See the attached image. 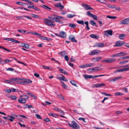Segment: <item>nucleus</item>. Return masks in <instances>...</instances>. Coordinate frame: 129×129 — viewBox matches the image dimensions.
I'll use <instances>...</instances> for the list:
<instances>
[{
    "label": "nucleus",
    "instance_id": "1",
    "mask_svg": "<svg viewBox=\"0 0 129 129\" xmlns=\"http://www.w3.org/2000/svg\"><path fill=\"white\" fill-rule=\"evenodd\" d=\"M21 80V81H16V83H17L18 84H28L32 82V81L31 80L27 79H25L22 80V79Z\"/></svg>",
    "mask_w": 129,
    "mask_h": 129
},
{
    "label": "nucleus",
    "instance_id": "2",
    "mask_svg": "<svg viewBox=\"0 0 129 129\" xmlns=\"http://www.w3.org/2000/svg\"><path fill=\"white\" fill-rule=\"evenodd\" d=\"M69 126L72 127L73 129H80V127L79 125L75 121H71V123L68 122Z\"/></svg>",
    "mask_w": 129,
    "mask_h": 129
},
{
    "label": "nucleus",
    "instance_id": "3",
    "mask_svg": "<svg viewBox=\"0 0 129 129\" xmlns=\"http://www.w3.org/2000/svg\"><path fill=\"white\" fill-rule=\"evenodd\" d=\"M115 59L112 58H107L104 59L102 60L101 62L102 63H111L116 60Z\"/></svg>",
    "mask_w": 129,
    "mask_h": 129
},
{
    "label": "nucleus",
    "instance_id": "4",
    "mask_svg": "<svg viewBox=\"0 0 129 129\" xmlns=\"http://www.w3.org/2000/svg\"><path fill=\"white\" fill-rule=\"evenodd\" d=\"M44 20H45V21H44V23L46 24L47 25L49 26H53L55 25V24L52 23V22L50 20H49L47 19H45Z\"/></svg>",
    "mask_w": 129,
    "mask_h": 129
},
{
    "label": "nucleus",
    "instance_id": "5",
    "mask_svg": "<svg viewBox=\"0 0 129 129\" xmlns=\"http://www.w3.org/2000/svg\"><path fill=\"white\" fill-rule=\"evenodd\" d=\"M20 80H22V78H11L10 79V83L15 84L16 83V81Z\"/></svg>",
    "mask_w": 129,
    "mask_h": 129
},
{
    "label": "nucleus",
    "instance_id": "6",
    "mask_svg": "<svg viewBox=\"0 0 129 129\" xmlns=\"http://www.w3.org/2000/svg\"><path fill=\"white\" fill-rule=\"evenodd\" d=\"M87 70L89 72H94L95 71H98L100 70H99V67H96L91 68L88 69Z\"/></svg>",
    "mask_w": 129,
    "mask_h": 129
},
{
    "label": "nucleus",
    "instance_id": "7",
    "mask_svg": "<svg viewBox=\"0 0 129 129\" xmlns=\"http://www.w3.org/2000/svg\"><path fill=\"white\" fill-rule=\"evenodd\" d=\"M104 36H111L112 35V31L111 30H108L104 31Z\"/></svg>",
    "mask_w": 129,
    "mask_h": 129
},
{
    "label": "nucleus",
    "instance_id": "8",
    "mask_svg": "<svg viewBox=\"0 0 129 129\" xmlns=\"http://www.w3.org/2000/svg\"><path fill=\"white\" fill-rule=\"evenodd\" d=\"M4 40H6L8 41H11L12 42H14L15 43H19L20 42L17 40H16L13 39L11 38H4L3 39Z\"/></svg>",
    "mask_w": 129,
    "mask_h": 129
},
{
    "label": "nucleus",
    "instance_id": "9",
    "mask_svg": "<svg viewBox=\"0 0 129 129\" xmlns=\"http://www.w3.org/2000/svg\"><path fill=\"white\" fill-rule=\"evenodd\" d=\"M104 44L103 43L99 42L96 43L93 47H104Z\"/></svg>",
    "mask_w": 129,
    "mask_h": 129
},
{
    "label": "nucleus",
    "instance_id": "10",
    "mask_svg": "<svg viewBox=\"0 0 129 129\" xmlns=\"http://www.w3.org/2000/svg\"><path fill=\"white\" fill-rule=\"evenodd\" d=\"M102 58V57L101 56H98L95 58H93L91 59V61L93 62H95L99 61Z\"/></svg>",
    "mask_w": 129,
    "mask_h": 129
},
{
    "label": "nucleus",
    "instance_id": "11",
    "mask_svg": "<svg viewBox=\"0 0 129 129\" xmlns=\"http://www.w3.org/2000/svg\"><path fill=\"white\" fill-rule=\"evenodd\" d=\"M129 23V20L128 19H125L122 20L120 22L121 24H126Z\"/></svg>",
    "mask_w": 129,
    "mask_h": 129
},
{
    "label": "nucleus",
    "instance_id": "12",
    "mask_svg": "<svg viewBox=\"0 0 129 129\" xmlns=\"http://www.w3.org/2000/svg\"><path fill=\"white\" fill-rule=\"evenodd\" d=\"M124 43V42H123L118 41L116 43L115 45L114 46L116 47L120 46L123 45Z\"/></svg>",
    "mask_w": 129,
    "mask_h": 129
},
{
    "label": "nucleus",
    "instance_id": "13",
    "mask_svg": "<svg viewBox=\"0 0 129 129\" xmlns=\"http://www.w3.org/2000/svg\"><path fill=\"white\" fill-rule=\"evenodd\" d=\"M69 39L72 42L77 43V41L75 39V37L74 36L71 35L69 36Z\"/></svg>",
    "mask_w": 129,
    "mask_h": 129
},
{
    "label": "nucleus",
    "instance_id": "14",
    "mask_svg": "<svg viewBox=\"0 0 129 129\" xmlns=\"http://www.w3.org/2000/svg\"><path fill=\"white\" fill-rule=\"evenodd\" d=\"M60 37L62 38H65L66 36V33L64 31H61L60 32Z\"/></svg>",
    "mask_w": 129,
    "mask_h": 129
},
{
    "label": "nucleus",
    "instance_id": "15",
    "mask_svg": "<svg viewBox=\"0 0 129 129\" xmlns=\"http://www.w3.org/2000/svg\"><path fill=\"white\" fill-rule=\"evenodd\" d=\"M100 51L99 50H95L91 51V53H89V54L91 55H92L95 54L96 53L100 52Z\"/></svg>",
    "mask_w": 129,
    "mask_h": 129
},
{
    "label": "nucleus",
    "instance_id": "16",
    "mask_svg": "<svg viewBox=\"0 0 129 129\" xmlns=\"http://www.w3.org/2000/svg\"><path fill=\"white\" fill-rule=\"evenodd\" d=\"M106 85L103 83L96 84L94 85V86L96 88L100 87L105 85Z\"/></svg>",
    "mask_w": 129,
    "mask_h": 129
},
{
    "label": "nucleus",
    "instance_id": "17",
    "mask_svg": "<svg viewBox=\"0 0 129 129\" xmlns=\"http://www.w3.org/2000/svg\"><path fill=\"white\" fill-rule=\"evenodd\" d=\"M55 6L56 7H59L60 10L62 9L63 8V6L62 5L61 3H58L55 5Z\"/></svg>",
    "mask_w": 129,
    "mask_h": 129
},
{
    "label": "nucleus",
    "instance_id": "18",
    "mask_svg": "<svg viewBox=\"0 0 129 129\" xmlns=\"http://www.w3.org/2000/svg\"><path fill=\"white\" fill-rule=\"evenodd\" d=\"M18 101L19 102L21 103H25L26 102V100L23 98L19 99Z\"/></svg>",
    "mask_w": 129,
    "mask_h": 129
},
{
    "label": "nucleus",
    "instance_id": "19",
    "mask_svg": "<svg viewBox=\"0 0 129 129\" xmlns=\"http://www.w3.org/2000/svg\"><path fill=\"white\" fill-rule=\"evenodd\" d=\"M20 46L27 48L29 47V45L27 44L22 43L21 44Z\"/></svg>",
    "mask_w": 129,
    "mask_h": 129
},
{
    "label": "nucleus",
    "instance_id": "20",
    "mask_svg": "<svg viewBox=\"0 0 129 129\" xmlns=\"http://www.w3.org/2000/svg\"><path fill=\"white\" fill-rule=\"evenodd\" d=\"M122 78V77L121 76H118L117 77H115V78H113V79H111L110 80V81L111 82L112 81H117L118 79H119L121 78Z\"/></svg>",
    "mask_w": 129,
    "mask_h": 129
},
{
    "label": "nucleus",
    "instance_id": "21",
    "mask_svg": "<svg viewBox=\"0 0 129 129\" xmlns=\"http://www.w3.org/2000/svg\"><path fill=\"white\" fill-rule=\"evenodd\" d=\"M90 36L91 38L96 39H98L99 37L98 36L93 34L90 35Z\"/></svg>",
    "mask_w": 129,
    "mask_h": 129
},
{
    "label": "nucleus",
    "instance_id": "22",
    "mask_svg": "<svg viewBox=\"0 0 129 129\" xmlns=\"http://www.w3.org/2000/svg\"><path fill=\"white\" fill-rule=\"evenodd\" d=\"M8 120H10V121H13V120L15 119V118L14 117L11 115V116H8Z\"/></svg>",
    "mask_w": 129,
    "mask_h": 129
},
{
    "label": "nucleus",
    "instance_id": "23",
    "mask_svg": "<svg viewBox=\"0 0 129 129\" xmlns=\"http://www.w3.org/2000/svg\"><path fill=\"white\" fill-rule=\"evenodd\" d=\"M126 34H121L119 36V38L120 39H123L125 36Z\"/></svg>",
    "mask_w": 129,
    "mask_h": 129
},
{
    "label": "nucleus",
    "instance_id": "24",
    "mask_svg": "<svg viewBox=\"0 0 129 129\" xmlns=\"http://www.w3.org/2000/svg\"><path fill=\"white\" fill-rule=\"evenodd\" d=\"M85 9L86 10H93V9L91 7H89L88 5L87 4L86 5H85Z\"/></svg>",
    "mask_w": 129,
    "mask_h": 129
},
{
    "label": "nucleus",
    "instance_id": "25",
    "mask_svg": "<svg viewBox=\"0 0 129 129\" xmlns=\"http://www.w3.org/2000/svg\"><path fill=\"white\" fill-rule=\"evenodd\" d=\"M60 71H61V73L67 75H68V74L67 72H66L65 70L62 69H60Z\"/></svg>",
    "mask_w": 129,
    "mask_h": 129
},
{
    "label": "nucleus",
    "instance_id": "26",
    "mask_svg": "<svg viewBox=\"0 0 129 129\" xmlns=\"http://www.w3.org/2000/svg\"><path fill=\"white\" fill-rule=\"evenodd\" d=\"M84 76L85 79L91 78H92V76L91 75H84Z\"/></svg>",
    "mask_w": 129,
    "mask_h": 129
},
{
    "label": "nucleus",
    "instance_id": "27",
    "mask_svg": "<svg viewBox=\"0 0 129 129\" xmlns=\"http://www.w3.org/2000/svg\"><path fill=\"white\" fill-rule=\"evenodd\" d=\"M40 37V39H43L44 40H49V39L48 38L46 37H44L43 36H42L41 35Z\"/></svg>",
    "mask_w": 129,
    "mask_h": 129
},
{
    "label": "nucleus",
    "instance_id": "28",
    "mask_svg": "<svg viewBox=\"0 0 129 129\" xmlns=\"http://www.w3.org/2000/svg\"><path fill=\"white\" fill-rule=\"evenodd\" d=\"M106 17L109 19H114L117 18V17L116 16H112L110 15H107L106 16Z\"/></svg>",
    "mask_w": 129,
    "mask_h": 129
},
{
    "label": "nucleus",
    "instance_id": "29",
    "mask_svg": "<svg viewBox=\"0 0 129 129\" xmlns=\"http://www.w3.org/2000/svg\"><path fill=\"white\" fill-rule=\"evenodd\" d=\"M54 21H55L57 22H59V23H62L61 21L59 19H58L57 17L55 16L54 18Z\"/></svg>",
    "mask_w": 129,
    "mask_h": 129
},
{
    "label": "nucleus",
    "instance_id": "30",
    "mask_svg": "<svg viewBox=\"0 0 129 129\" xmlns=\"http://www.w3.org/2000/svg\"><path fill=\"white\" fill-rule=\"evenodd\" d=\"M85 23L86 25V28L87 30H89L90 29L89 27L88 26V21H86L85 22Z\"/></svg>",
    "mask_w": 129,
    "mask_h": 129
},
{
    "label": "nucleus",
    "instance_id": "31",
    "mask_svg": "<svg viewBox=\"0 0 129 129\" xmlns=\"http://www.w3.org/2000/svg\"><path fill=\"white\" fill-rule=\"evenodd\" d=\"M57 97L59 99H62L63 101L65 100V99L63 98V96L61 95L58 94L57 96Z\"/></svg>",
    "mask_w": 129,
    "mask_h": 129
},
{
    "label": "nucleus",
    "instance_id": "32",
    "mask_svg": "<svg viewBox=\"0 0 129 129\" xmlns=\"http://www.w3.org/2000/svg\"><path fill=\"white\" fill-rule=\"evenodd\" d=\"M20 97L23 98H24V99H25V100H26V99H28L29 98V97H28V96L25 95H21Z\"/></svg>",
    "mask_w": 129,
    "mask_h": 129
},
{
    "label": "nucleus",
    "instance_id": "33",
    "mask_svg": "<svg viewBox=\"0 0 129 129\" xmlns=\"http://www.w3.org/2000/svg\"><path fill=\"white\" fill-rule=\"evenodd\" d=\"M86 64L87 67H93L95 65L93 63H90L87 64Z\"/></svg>",
    "mask_w": 129,
    "mask_h": 129
},
{
    "label": "nucleus",
    "instance_id": "34",
    "mask_svg": "<svg viewBox=\"0 0 129 129\" xmlns=\"http://www.w3.org/2000/svg\"><path fill=\"white\" fill-rule=\"evenodd\" d=\"M61 86L62 87L65 89H66L67 87V85L65 84L63 82H61Z\"/></svg>",
    "mask_w": 129,
    "mask_h": 129
},
{
    "label": "nucleus",
    "instance_id": "35",
    "mask_svg": "<svg viewBox=\"0 0 129 129\" xmlns=\"http://www.w3.org/2000/svg\"><path fill=\"white\" fill-rule=\"evenodd\" d=\"M70 83L73 85L77 86L76 82L73 80H71L70 81Z\"/></svg>",
    "mask_w": 129,
    "mask_h": 129
},
{
    "label": "nucleus",
    "instance_id": "36",
    "mask_svg": "<svg viewBox=\"0 0 129 129\" xmlns=\"http://www.w3.org/2000/svg\"><path fill=\"white\" fill-rule=\"evenodd\" d=\"M0 48L1 49H2L4 50L5 51H6L8 52H10V51L8 49L4 47H3L2 46V47H0Z\"/></svg>",
    "mask_w": 129,
    "mask_h": 129
},
{
    "label": "nucleus",
    "instance_id": "37",
    "mask_svg": "<svg viewBox=\"0 0 129 129\" xmlns=\"http://www.w3.org/2000/svg\"><path fill=\"white\" fill-rule=\"evenodd\" d=\"M77 22L79 24L84 25V21L83 20H77Z\"/></svg>",
    "mask_w": 129,
    "mask_h": 129
},
{
    "label": "nucleus",
    "instance_id": "38",
    "mask_svg": "<svg viewBox=\"0 0 129 129\" xmlns=\"http://www.w3.org/2000/svg\"><path fill=\"white\" fill-rule=\"evenodd\" d=\"M41 7L45 9L48 10V9H51L49 7L45 5H42Z\"/></svg>",
    "mask_w": 129,
    "mask_h": 129
},
{
    "label": "nucleus",
    "instance_id": "39",
    "mask_svg": "<svg viewBox=\"0 0 129 129\" xmlns=\"http://www.w3.org/2000/svg\"><path fill=\"white\" fill-rule=\"evenodd\" d=\"M69 26L73 28H74L76 27V25L74 23L70 24L69 25Z\"/></svg>",
    "mask_w": 129,
    "mask_h": 129
},
{
    "label": "nucleus",
    "instance_id": "40",
    "mask_svg": "<svg viewBox=\"0 0 129 129\" xmlns=\"http://www.w3.org/2000/svg\"><path fill=\"white\" fill-rule=\"evenodd\" d=\"M4 60L5 62L6 63H7V62H11L12 61V60L8 59H5Z\"/></svg>",
    "mask_w": 129,
    "mask_h": 129
},
{
    "label": "nucleus",
    "instance_id": "41",
    "mask_svg": "<svg viewBox=\"0 0 129 129\" xmlns=\"http://www.w3.org/2000/svg\"><path fill=\"white\" fill-rule=\"evenodd\" d=\"M90 22L91 24L93 26H96V23L93 20L90 21Z\"/></svg>",
    "mask_w": 129,
    "mask_h": 129
},
{
    "label": "nucleus",
    "instance_id": "42",
    "mask_svg": "<svg viewBox=\"0 0 129 129\" xmlns=\"http://www.w3.org/2000/svg\"><path fill=\"white\" fill-rule=\"evenodd\" d=\"M48 115L54 117H56L57 116V115L55 113H49L48 114Z\"/></svg>",
    "mask_w": 129,
    "mask_h": 129
},
{
    "label": "nucleus",
    "instance_id": "43",
    "mask_svg": "<svg viewBox=\"0 0 129 129\" xmlns=\"http://www.w3.org/2000/svg\"><path fill=\"white\" fill-rule=\"evenodd\" d=\"M76 16L75 15H72V14H69L67 15V17L68 18H71L74 16Z\"/></svg>",
    "mask_w": 129,
    "mask_h": 129
},
{
    "label": "nucleus",
    "instance_id": "44",
    "mask_svg": "<svg viewBox=\"0 0 129 129\" xmlns=\"http://www.w3.org/2000/svg\"><path fill=\"white\" fill-rule=\"evenodd\" d=\"M57 111L59 113L62 114H64V112L61 110L58 109V108L57 109Z\"/></svg>",
    "mask_w": 129,
    "mask_h": 129
},
{
    "label": "nucleus",
    "instance_id": "45",
    "mask_svg": "<svg viewBox=\"0 0 129 129\" xmlns=\"http://www.w3.org/2000/svg\"><path fill=\"white\" fill-rule=\"evenodd\" d=\"M107 6L111 9H113L115 8V7L114 5H107Z\"/></svg>",
    "mask_w": 129,
    "mask_h": 129
},
{
    "label": "nucleus",
    "instance_id": "46",
    "mask_svg": "<svg viewBox=\"0 0 129 129\" xmlns=\"http://www.w3.org/2000/svg\"><path fill=\"white\" fill-rule=\"evenodd\" d=\"M60 54L61 56H63L66 54V52L64 51H63L61 52Z\"/></svg>",
    "mask_w": 129,
    "mask_h": 129
},
{
    "label": "nucleus",
    "instance_id": "47",
    "mask_svg": "<svg viewBox=\"0 0 129 129\" xmlns=\"http://www.w3.org/2000/svg\"><path fill=\"white\" fill-rule=\"evenodd\" d=\"M86 14L87 15L90 17H91L92 15V14L90 13V11H87V12Z\"/></svg>",
    "mask_w": 129,
    "mask_h": 129
},
{
    "label": "nucleus",
    "instance_id": "48",
    "mask_svg": "<svg viewBox=\"0 0 129 129\" xmlns=\"http://www.w3.org/2000/svg\"><path fill=\"white\" fill-rule=\"evenodd\" d=\"M86 14L87 15L90 17H91L92 15V14L90 13V11H87V12Z\"/></svg>",
    "mask_w": 129,
    "mask_h": 129
},
{
    "label": "nucleus",
    "instance_id": "49",
    "mask_svg": "<svg viewBox=\"0 0 129 129\" xmlns=\"http://www.w3.org/2000/svg\"><path fill=\"white\" fill-rule=\"evenodd\" d=\"M4 91H5L6 92H7L8 93H10L11 92V90L10 89H6L5 90H4Z\"/></svg>",
    "mask_w": 129,
    "mask_h": 129
},
{
    "label": "nucleus",
    "instance_id": "50",
    "mask_svg": "<svg viewBox=\"0 0 129 129\" xmlns=\"http://www.w3.org/2000/svg\"><path fill=\"white\" fill-rule=\"evenodd\" d=\"M62 75L59 74L58 75L57 78L58 79L61 80V79H62Z\"/></svg>",
    "mask_w": 129,
    "mask_h": 129
},
{
    "label": "nucleus",
    "instance_id": "51",
    "mask_svg": "<svg viewBox=\"0 0 129 129\" xmlns=\"http://www.w3.org/2000/svg\"><path fill=\"white\" fill-rule=\"evenodd\" d=\"M61 80L65 81H68V80L66 79V78L63 76L62 77V79H61Z\"/></svg>",
    "mask_w": 129,
    "mask_h": 129
},
{
    "label": "nucleus",
    "instance_id": "52",
    "mask_svg": "<svg viewBox=\"0 0 129 129\" xmlns=\"http://www.w3.org/2000/svg\"><path fill=\"white\" fill-rule=\"evenodd\" d=\"M123 94L120 92H117L115 94V95H122Z\"/></svg>",
    "mask_w": 129,
    "mask_h": 129
},
{
    "label": "nucleus",
    "instance_id": "53",
    "mask_svg": "<svg viewBox=\"0 0 129 129\" xmlns=\"http://www.w3.org/2000/svg\"><path fill=\"white\" fill-rule=\"evenodd\" d=\"M91 17H92L93 19H94L95 20H97V17L95 15H94L92 14V16H91Z\"/></svg>",
    "mask_w": 129,
    "mask_h": 129
},
{
    "label": "nucleus",
    "instance_id": "54",
    "mask_svg": "<svg viewBox=\"0 0 129 129\" xmlns=\"http://www.w3.org/2000/svg\"><path fill=\"white\" fill-rule=\"evenodd\" d=\"M79 67L80 68H87L86 64L83 65L79 66Z\"/></svg>",
    "mask_w": 129,
    "mask_h": 129
},
{
    "label": "nucleus",
    "instance_id": "55",
    "mask_svg": "<svg viewBox=\"0 0 129 129\" xmlns=\"http://www.w3.org/2000/svg\"><path fill=\"white\" fill-rule=\"evenodd\" d=\"M36 117L38 119H42V118L40 116L37 114H36L35 115Z\"/></svg>",
    "mask_w": 129,
    "mask_h": 129
},
{
    "label": "nucleus",
    "instance_id": "56",
    "mask_svg": "<svg viewBox=\"0 0 129 129\" xmlns=\"http://www.w3.org/2000/svg\"><path fill=\"white\" fill-rule=\"evenodd\" d=\"M55 18V17H48L49 18L50 20H52L53 21H54Z\"/></svg>",
    "mask_w": 129,
    "mask_h": 129
},
{
    "label": "nucleus",
    "instance_id": "57",
    "mask_svg": "<svg viewBox=\"0 0 129 129\" xmlns=\"http://www.w3.org/2000/svg\"><path fill=\"white\" fill-rule=\"evenodd\" d=\"M16 3L17 4L19 5H23V4L26 5L25 4H24V3H21V2H17Z\"/></svg>",
    "mask_w": 129,
    "mask_h": 129
},
{
    "label": "nucleus",
    "instance_id": "58",
    "mask_svg": "<svg viewBox=\"0 0 129 129\" xmlns=\"http://www.w3.org/2000/svg\"><path fill=\"white\" fill-rule=\"evenodd\" d=\"M121 56H123L124 55H126L128 54L126 53H125L124 52H121Z\"/></svg>",
    "mask_w": 129,
    "mask_h": 129
},
{
    "label": "nucleus",
    "instance_id": "59",
    "mask_svg": "<svg viewBox=\"0 0 129 129\" xmlns=\"http://www.w3.org/2000/svg\"><path fill=\"white\" fill-rule=\"evenodd\" d=\"M33 17L37 18H40L39 16L38 15H35L33 14Z\"/></svg>",
    "mask_w": 129,
    "mask_h": 129
},
{
    "label": "nucleus",
    "instance_id": "60",
    "mask_svg": "<svg viewBox=\"0 0 129 129\" xmlns=\"http://www.w3.org/2000/svg\"><path fill=\"white\" fill-rule=\"evenodd\" d=\"M33 34H34V35L38 36L39 37H40V36H41V35L39 34L38 33L35 32H33Z\"/></svg>",
    "mask_w": 129,
    "mask_h": 129
},
{
    "label": "nucleus",
    "instance_id": "61",
    "mask_svg": "<svg viewBox=\"0 0 129 129\" xmlns=\"http://www.w3.org/2000/svg\"><path fill=\"white\" fill-rule=\"evenodd\" d=\"M128 62V60H125L124 61H122L120 62H119V64H124Z\"/></svg>",
    "mask_w": 129,
    "mask_h": 129
},
{
    "label": "nucleus",
    "instance_id": "62",
    "mask_svg": "<svg viewBox=\"0 0 129 129\" xmlns=\"http://www.w3.org/2000/svg\"><path fill=\"white\" fill-rule=\"evenodd\" d=\"M7 71H14V69L12 68H8L7 69Z\"/></svg>",
    "mask_w": 129,
    "mask_h": 129
},
{
    "label": "nucleus",
    "instance_id": "63",
    "mask_svg": "<svg viewBox=\"0 0 129 129\" xmlns=\"http://www.w3.org/2000/svg\"><path fill=\"white\" fill-rule=\"evenodd\" d=\"M18 31L19 33L24 34L25 33V31L23 30H18Z\"/></svg>",
    "mask_w": 129,
    "mask_h": 129
},
{
    "label": "nucleus",
    "instance_id": "64",
    "mask_svg": "<svg viewBox=\"0 0 129 129\" xmlns=\"http://www.w3.org/2000/svg\"><path fill=\"white\" fill-rule=\"evenodd\" d=\"M11 98L13 100H15L16 99V97L15 96H12L11 97Z\"/></svg>",
    "mask_w": 129,
    "mask_h": 129
}]
</instances>
